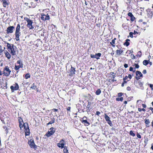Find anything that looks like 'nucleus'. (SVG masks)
Masks as SVG:
<instances>
[{"label":"nucleus","instance_id":"1","mask_svg":"<svg viewBox=\"0 0 153 153\" xmlns=\"http://www.w3.org/2000/svg\"><path fill=\"white\" fill-rule=\"evenodd\" d=\"M7 47L8 51L10 52L12 55L14 56L16 55V51L15 50V48H16V46H14L13 44L7 43Z\"/></svg>","mask_w":153,"mask_h":153},{"label":"nucleus","instance_id":"2","mask_svg":"<svg viewBox=\"0 0 153 153\" xmlns=\"http://www.w3.org/2000/svg\"><path fill=\"white\" fill-rule=\"evenodd\" d=\"M20 26L19 24L17 25L16 28L15 35L16 36L15 39L17 41L19 40V36L21 35V33L20 32Z\"/></svg>","mask_w":153,"mask_h":153},{"label":"nucleus","instance_id":"3","mask_svg":"<svg viewBox=\"0 0 153 153\" xmlns=\"http://www.w3.org/2000/svg\"><path fill=\"white\" fill-rule=\"evenodd\" d=\"M27 22V27L30 29H33L34 28V27L32 25L33 22L32 21L28 18H27L26 20Z\"/></svg>","mask_w":153,"mask_h":153},{"label":"nucleus","instance_id":"4","mask_svg":"<svg viewBox=\"0 0 153 153\" xmlns=\"http://www.w3.org/2000/svg\"><path fill=\"white\" fill-rule=\"evenodd\" d=\"M3 72L4 75L7 76L10 75L11 71L10 70L8 66H6Z\"/></svg>","mask_w":153,"mask_h":153},{"label":"nucleus","instance_id":"5","mask_svg":"<svg viewBox=\"0 0 153 153\" xmlns=\"http://www.w3.org/2000/svg\"><path fill=\"white\" fill-rule=\"evenodd\" d=\"M50 131H48V132L45 134V135L48 137L53 135L55 131V129L53 127L51 128H50Z\"/></svg>","mask_w":153,"mask_h":153},{"label":"nucleus","instance_id":"6","mask_svg":"<svg viewBox=\"0 0 153 153\" xmlns=\"http://www.w3.org/2000/svg\"><path fill=\"white\" fill-rule=\"evenodd\" d=\"M65 143V142L63 139L61 140L59 143L57 144V146L61 148V149H63L64 148V145Z\"/></svg>","mask_w":153,"mask_h":153},{"label":"nucleus","instance_id":"7","mask_svg":"<svg viewBox=\"0 0 153 153\" xmlns=\"http://www.w3.org/2000/svg\"><path fill=\"white\" fill-rule=\"evenodd\" d=\"M28 143L31 148H33L34 149H36V146L35 145L33 140L31 139L29 140Z\"/></svg>","mask_w":153,"mask_h":153},{"label":"nucleus","instance_id":"8","mask_svg":"<svg viewBox=\"0 0 153 153\" xmlns=\"http://www.w3.org/2000/svg\"><path fill=\"white\" fill-rule=\"evenodd\" d=\"M82 120H81L82 122L86 126H87L90 124V123L87 120V117L84 116L82 118Z\"/></svg>","mask_w":153,"mask_h":153},{"label":"nucleus","instance_id":"9","mask_svg":"<svg viewBox=\"0 0 153 153\" xmlns=\"http://www.w3.org/2000/svg\"><path fill=\"white\" fill-rule=\"evenodd\" d=\"M101 53H96L95 55H93L91 54L90 55V56L91 58H96L97 59H100V57L101 56Z\"/></svg>","mask_w":153,"mask_h":153},{"label":"nucleus","instance_id":"10","mask_svg":"<svg viewBox=\"0 0 153 153\" xmlns=\"http://www.w3.org/2000/svg\"><path fill=\"white\" fill-rule=\"evenodd\" d=\"M42 16L41 17V19L43 21H45L46 20H48L50 19V17L48 14L47 15L43 14L41 15Z\"/></svg>","mask_w":153,"mask_h":153},{"label":"nucleus","instance_id":"11","mask_svg":"<svg viewBox=\"0 0 153 153\" xmlns=\"http://www.w3.org/2000/svg\"><path fill=\"white\" fill-rule=\"evenodd\" d=\"M136 78L137 80L140 79V77H143V74L142 73L139 71H137L136 72Z\"/></svg>","mask_w":153,"mask_h":153},{"label":"nucleus","instance_id":"12","mask_svg":"<svg viewBox=\"0 0 153 153\" xmlns=\"http://www.w3.org/2000/svg\"><path fill=\"white\" fill-rule=\"evenodd\" d=\"M14 27L13 26L8 27L7 30V33H12L14 30Z\"/></svg>","mask_w":153,"mask_h":153},{"label":"nucleus","instance_id":"13","mask_svg":"<svg viewBox=\"0 0 153 153\" xmlns=\"http://www.w3.org/2000/svg\"><path fill=\"white\" fill-rule=\"evenodd\" d=\"M19 88V85L17 83L14 86H11L10 87V88L11 89L12 92H13L14 90H18Z\"/></svg>","mask_w":153,"mask_h":153},{"label":"nucleus","instance_id":"14","mask_svg":"<svg viewBox=\"0 0 153 153\" xmlns=\"http://www.w3.org/2000/svg\"><path fill=\"white\" fill-rule=\"evenodd\" d=\"M76 71V70H75V68L72 67L71 66V68L70 69V76H72L74 74H75V72Z\"/></svg>","mask_w":153,"mask_h":153},{"label":"nucleus","instance_id":"15","mask_svg":"<svg viewBox=\"0 0 153 153\" xmlns=\"http://www.w3.org/2000/svg\"><path fill=\"white\" fill-rule=\"evenodd\" d=\"M128 15L129 16L131 19L130 20L132 21H133L135 19V17L132 14V13L131 12H129L128 13Z\"/></svg>","mask_w":153,"mask_h":153},{"label":"nucleus","instance_id":"16","mask_svg":"<svg viewBox=\"0 0 153 153\" xmlns=\"http://www.w3.org/2000/svg\"><path fill=\"white\" fill-rule=\"evenodd\" d=\"M137 83L139 85V87H138V88H140L142 90L144 89V87L143 86V83L142 82L139 81Z\"/></svg>","mask_w":153,"mask_h":153},{"label":"nucleus","instance_id":"17","mask_svg":"<svg viewBox=\"0 0 153 153\" xmlns=\"http://www.w3.org/2000/svg\"><path fill=\"white\" fill-rule=\"evenodd\" d=\"M146 12L148 13H147L148 16L149 17H151L152 16L153 13L152 11H151V10L149 9H148L146 10Z\"/></svg>","mask_w":153,"mask_h":153},{"label":"nucleus","instance_id":"18","mask_svg":"<svg viewBox=\"0 0 153 153\" xmlns=\"http://www.w3.org/2000/svg\"><path fill=\"white\" fill-rule=\"evenodd\" d=\"M2 122L4 124L9 123H10V118L7 116L6 117L4 120H3Z\"/></svg>","mask_w":153,"mask_h":153},{"label":"nucleus","instance_id":"19","mask_svg":"<svg viewBox=\"0 0 153 153\" xmlns=\"http://www.w3.org/2000/svg\"><path fill=\"white\" fill-rule=\"evenodd\" d=\"M7 116L4 113L0 114V119L2 122L6 117Z\"/></svg>","mask_w":153,"mask_h":153},{"label":"nucleus","instance_id":"20","mask_svg":"<svg viewBox=\"0 0 153 153\" xmlns=\"http://www.w3.org/2000/svg\"><path fill=\"white\" fill-rule=\"evenodd\" d=\"M23 67V64L21 63V65H15V69L16 71L18 70L20 68H22Z\"/></svg>","mask_w":153,"mask_h":153},{"label":"nucleus","instance_id":"21","mask_svg":"<svg viewBox=\"0 0 153 153\" xmlns=\"http://www.w3.org/2000/svg\"><path fill=\"white\" fill-rule=\"evenodd\" d=\"M3 3V6L4 7H6L8 5L6 0H2Z\"/></svg>","mask_w":153,"mask_h":153},{"label":"nucleus","instance_id":"22","mask_svg":"<svg viewBox=\"0 0 153 153\" xmlns=\"http://www.w3.org/2000/svg\"><path fill=\"white\" fill-rule=\"evenodd\" d=\"M5 56L8 59H10L11 57V55L7 51L5 52Z\"/></svg>","mask_w":153,"mask_h":153},{"label":"nucleus","instance_id":"23","mask_svg":"<svg viewBox=\"0 0 153 153\" xmlns=\"http://www.w3.org/2000/svg\"><path fill=\"white\" fill-rule=\"evenodd\" d=\"M25 135L26 136L29 135L30 134V130L29 128H27L26 130H25Z\"/></svg>","mask_w":153,"mask_h":153},{"label":"nucleus","instance_id":"24","mask_svg":"<svg viewBox=\"0 0 153 153\" xmlns=\"http://www.w3.org/2000/svg\"><path fill=\"white\" fill-rule=\"evenodd\" d=\"M130 41V39H127L126 41V42L124 43V45H126V46H128L129 45L130 43L129 42Z\"/></svg>","mask_w":153,"mask_h":153},{"label":"nucleus","instance_id":"25","mask_svg":"<svg viewBox=\"0 0 153 153\" xmlns=\"http://www.w3.org/2000/svg\"><path fill=\"white\" fill-rule=\"evenodd\" d=\"M55 119L54 118H53L47 124V125H49L55 122Z\"/></svg>","mask_w":153,"mask_h":153},{"label":"nucleus","instance_id":"26","mask_svg":"<svg viewBox=\"0 0 153 153\" xmlns=\"http://www.w3.org/2000/svg\"><path fill=\"white\" fill-rule=\"evenodd\" d=\"M101 92V90H100V89H97V90L95 92V94L97 95H100V93Z\"/></svg>","mask_w":153,"mask_h":153},{"label":"nucleus","instance_id":"27","mask_svg":"<svg viewBox=\"0 0 153 153\" xmlns=\"http://www.w3.org/2000/svg\"><path fill=\"white\" fill-rule=\"evenodd\" d=\"M149 60H145L143 62V64L144 65L146 66L149 64Z\"/></svg>","mask_w":153,"mask_h":153},{"label":"nucleus","instance_id":"28","mask_svg":"<svg viewBox=\"0 0 153 153\" xmlns=\"http://www.w3.org/2000/svg\"><path fill=\"white\" fill-rule=\"evenodd\" d=\"M145 123L147 125L146 126L147 127H149V124L150 123V121L149 119H146V120H145Z\"/></svg>","mask_w":153,"mask_h":153},{"label":"nucleus","instance_id":"29","mask_svg":"<svg viewBox=\"0 0 153 153\" xmlns=\"http://www.w3.org/2000/svg\"><path fill=\"white\" fill-rule=\"evenodd\" d=\"M105 118L106 121H107L110 120V118L106 114H105Z\"/></svg>","mask_w":153,"mask_h":153},{"label":"nucleus","instance_id":"30","mask_svg":"<svg viewBox=\"0 0 153 153\" xmlns=\"http://www.w3.org/2000/svg\"><path fill=\"white\" fill-rule=\"evenodd\" d=\"M123 52L122 50H117L116 51V53L117 54L120 55Z\"/></svg>","mask_w":153,"mask_h":153},{"label":"nucleus","instance_id":"31","mask_svg":"<svg viewBox=\"0 0 153 153\" xmlns=\"http://www.w3.org/2000/svg\"><path fill=\"white\" fill-rule=\"evenodd\" d=\"M64 149H63V152L64 153H67L68 152V150L67 149V147L66 146L64 147Z\"/></svg>","mask_w":153,"mask_h":153},{"label":"nucleus","instance_id":"32","mask_svg":"<svg viewBox=\"0 0 153 153\" xmlns=\"http://www.w3.org/2000/svg\"><path fill=\"white\" fill-rule=\"evenodd\" d=\"M36 87H37L35 85V84L33 83L32 84L31 87H30V88L34 90L36 88Z\"/></svg>","mask_w":153,"mask_h":153},{"label":"nucleus","instance_id":"33","mask_svg":"<svg viewBox=\"0 0 153 153\" xmlns=\"http://www.w3.org/2000/svg\"><path fill=\"white\" fill-rule=\"evenodd\" d=\"M24 126L23 127H24V128H25V130H26V129H27V128H29L28 125V124L27 123H25L24 124Z\"/></svg>","mask_w":153,"mask_h":153},{"label":"nucleus","instance_id":"34","mask_svg":"<svg viewBox=\"0 0 153 153\" xmlns=\"http://www.w3.org/2000/svg\"><path fill=\"white\" fill-rule=\"evenodd\" d=\"M129 133L133 137H134L135 136V134L133 133V131L131 130L130 131Z\"/></svg>","mask_w":153,"mask_h":153},{"label":"nucleus","instance_id":"35","mask_svg":"<svg viewBox=\"0 0 153 153\" xmlns=\"http://www.w3.org/2000/svg\"><path fill=\"white\" fill-rule=\"evenodd\" d=\"M123 100V98L122 97H121L120 98H116V100L117 101H122Z\"/></svg>","mask_w":153,"mask_h":153},{"label":"nucleus","instance_id":"36","mask_svg":"<svg viewBox=\"0 0 153 153\" xmlns=\"http://www.w3.org/2000/svg\"><path fill=\"white\" fill-rule=\"evenodd\" d=\"M132 66L134 67L135 66V68H139V65L135 63L134 65H132Z\"/></svg>","mask_w":153,"mask_h":153},{"label":"nucleus","instance_id":"37","mask_svg":"<svg viewBox=\"0 0 153 153\" xmlns=\"http://www.w3.org/2000/svg\"><path fill=\"white\" fill-rule=\"evenodd\" d=\"M24 124V123H19V126L21 129H22V128L23 127Z\"/></svg>","mask_w":153,"mask_h":153},{"label":"nucleus","instance_id":"38","mask_svg":"<svg viewBox=\"0 0 153 153\" xmlns=\"http://www.w3.org/2000/svg\"><path fill=\"white\" fill-rule=\"evenodd\" d=\"M30 75L29 74L27 73L25 75V77L26 79H27L28 78H30Z\"/></svg>","mask_w":153,"mask_h":153},{"label":"nucleus","instance_id":"39","mask_svg":"<svg viewBox=\"0 0 153 153\" xmlns=\"http://www.w3.org/2000/svg\"><path fill=\"white\" fill-rule=\"evenodd\" d=\"M142 53L141 51H139L138 52L137 54V56H138L139 57H140L141 56Z\"/></svg>","mask_w":153,"mask_h":153},{"label":"nucleus","instance_id":"40","mask_svg":"<svg viewBox=\"0 0 153 153\" xmlns=\"http://www.w3.org/2000/svg\"><path fill=\"white\" fill-rule=\"evenodd\" d=\"M107 122L108 124H109L110 126H112V124L110 120H109V121H108Z\"/></svg>","mask_w":153,"mask_h":153},{"label":"nucleus","instance_id":"41","mask_svg":"<svg viewBox=\"0 0 153 153\" xmlns=\"http://www.w3.org/2000/svg\"><path fill=\"white\" fill-rule=\"evenodd\" d=\"M18 120L19 123H23V120L22 118H20Z\"/></svg>","mask_w":153,"mask_h":153},{"label":"nucleus","instance_id":"42","mask_svg":"<svg viewBox=\"0 0 153 153\" xmlns=\"http://www.w3.org/2000/svg\"><path fill=\"white\" fill-rule=\"evenodd\" d=\"M116 39V38H114V39H113L112 40L111 42H110L111 44H114L115 43V40Z\"/></svg>","mask_w":153,"mask_h":153},{"label":"nucleus","instance_id":"43","mask_svg":"<svg viewBox=\"0 0 153 153\" xmlns=\"http://www.w3.org/2000/svg\"><path fill=\"white\" fill-rule=\"evenodd\" d=\"M138 110L139 111H145V109L144 108L141 109V108H138Z\"/></svg>","mask_w":153,"mask_h":153},{"label":"nucleus","instance_id":"44","mask_svg":"<svg viewBox=\"0 0 153 153\" xmlns=\"http://www.w3.org/2000/svg\"><path fill=\"white\" fill-rule=\"evenodd\" d=\"M133 33L132 32H130L129 33V36L131 38H132L133 37Z\"/></svg>","mask_w":153,"mask_h":153},{"label":"nucleus","instance_id":"45","mask_svg":"<svg viewBox=\"0 0 153 153\" xmlns=\"http://www.w3.org/2000/svg\"><path fill=\"white\" fill-rule=\"evenodd\" d=\"M90 105H87V108H88V109H87V111L88 112V111H89V108H90Z\"/></svg>","mask_w":153,"mask_h":153},{"label":"nucleus","instance_id":"46","mask_svg":"<svg viewBox=\"0 0 153 153\" xmlns=\"http://www.w3.org/2000/svg\"><path fill=\"white\" fill-rule=\"evenodd\" d=\"M149 86L151 88V90L152 91L153 90V84H149Z\"/></svg>","mask_w":153,"mask_h":153},{"label":"nucleus","instance_id":"47","mask_svg":"<svg viewBox=\"0 0 153 153\" xmlns=\"http://www.w3.org/2000/svg\"><path fill=\"white\" fill-rule=\"evenodd\" d=\"M17 63L18 64H19V65H21V63H22L21 61L18 60L17 62Z\"/></svg>","mask_w":153,"mask_h":153},{"label":"nucleus","instance_id":"48","mask_svg":"<svg viewBox=\"0 0 153 153\" xmlns=\"http://www.w3.org/2000/svg\"><path fill=\"white\" fill-rule=\"evenodd\" d=\"M128 78H129V79L128 80V81H129L131 78V76L130 74L128 75Z\"/></svg>","mask_w":153,"mask_h":153},{"label":"nucleus","instance_id":"49","mask_svg":"<svg viewBox=\"0 0 153 153\" xmlns=\"http://www.w3.org/2000/svg\"><path fill=\"white\" fill-rule=\"evenodd\" d=\"M137 137L139 138L140 139L141 138V135L139 134L138 133H137Z\"/></svg>","mask_w":153,"mask_h":153},{"label":"nucleus","instance_id":"50","mask_svg":"<svg viewBox=\"0 0 153 153\" xmlns=\"http://www.w3.org/2000/svg\"><path fill=\"white\" fill-rule=\"evenodd\" d=\"M67 110L68 111H70L71 107H68L66 108Z\"/></svg>","mask_w":153,"mask_h":153},{"label":"nucleus","instance_id":"51","mask_svg":"<svg viewBox=\"0 0 153 153\" xmlns=\"http://www.w3.org/2000/svg\"><path fill=\"white\" fill-rule=\"evenodd\" d=\"M123 95V93H119L118 94V97H120Z\"/></svg>","mask_w":153,"mask_h":153},{"label":"nucleus","instance_id":"52","mask_svg":"<svg viewBox=\"0 0 153 153\" xmlns=\"http://www.w3.org/2000/svg\"><path fill=\"white\" fill-rule=\"evenodd\" d=\"M133 34L134 35H135L136 34H138L139 33L138 32H137V31H135V30H134V32L133 33Z\"/></svg>","mask_w":153,"mask_h":153},{"label":"nucleus","instance_id":"53","mask_svg":"<svg viewBox=\"0 0 153 153\" xmlns=\"http://www.w3.org/2000/svg\"><path fill=\"white\" fill-rule=\"evenodd\" d=\"M126 89L128 91H130L131 90V88H130V87L128 86L127 87Z\"/></svg>","mask_w":153,"mask_h":153},{"label":"nucleus","instance_id":"54","mask_svg":"<svg viewBox=\"0 0 153 153\" xmlns=\"http://www.w3.org/2000/svg\"><path fill=\"white\" fill-rule=\"evenodd\" d=\"M133 68L131 66L129 68V71H133Z\"/></svg>","mask_w":153,"mask_h":153},{"label":"nucleus","instance_id":"55","mask_svg":"<svg viewBox=\"0 0 153 153\" xmlns=\"http://www.w3.org/2000/svg\"><path fill=\"white\" fill-rule=\"evenodd\" d=\"M100 112L99 111H97L96 113V114L97 115H99V114H100Z\"/></svg>","mask_w":153,"mask_h":153},{"label":"nucleus","instance_id":"56","mask_svg":"<svg viewBox=\"0 0 153 153\" xmlns=\"http://www.w3.org/2000/svg\"><path fill=\"white\" fill-rule=\"evenodd\" d=\"M142 73H143V74H146V70L145 69V70H144L143 72H142Z\"/></svg>","mask_w":153,"mask_h":153},{"label":"nucleus","instance_id":"57","mask_svg":"<svg viewBox=\"0 0 153 153\" xmlns=\"http://www.w3.org/2000/svg\"><path fill=\"white\" fill-rule=\"evenodd\" d=\"M124 66L125 68H126L128 67V65L126 64H124Z\"/></svg>","mask_w":153,"mask_h":153},{"label":"nucleus","instance_id":"58","mask_svg":"<svg viewBox=\"0 0 153 153\" xmlns=\"http://www.w3.org/2000/svg\"><path fill=\"white\" fill-rule=\"evenodd\" d=\"M128 78V76H126L124 78H123V80H126Z\"/></svg>","mask_w":153,"mask_h":153},{"label":"nucleus","instance_id":"59","mask_svg":"<svg viewBox=\"0 0 153 153\" xmlns=\"http://www.w3.org/2000/svg\"><path fill=\"white\" fill-rule=\"evenodd\" d=\"M7 82H6V85L4 87H2V86H1V87L2 88H4V89H5V88H7Z\"/></svg>","mask_w":153,"mask_h":153},{"label":"nucleus","instance_id":"60","mask_svg":"<svg viewBox=\"0 0 153 153\" xmlns=\"http://www.w3.org/2000/svg\"><path fill=\"white\" fill-rule=\"evenodd\" d=\"M142 106L144 108H146V105L144 104H142Z\"/></svg>","mask_w":153,"mask_h":153},{"label":"nucleus","instance_id":"61","mask_svg":"<svg viewBox=\"0 0 153 153\" xmlns=\"http://www.w3.org/2000/svg\"><path fill=\"white\" fill-rule=\"evenodd\" d=\"M53 110L54 111V112H56L57 111H58V110L57 109L54 108L53 109Z\"/></svg>","mask_w":153,"mask_h":153},{"label":"nucleus","instance_id":"62","mask_svg":"<svg viewBox=\"0 0 153 153\" xmlns=\"http://www.w3.org/2000/svg\"><path fill=\"white\" fill-rule=\"evenodd\" d=\"M126 53H128L129 54H130V53H131V51L130 50H128L127 51Z\"/></svg>","mask_w":153,"mask_h":153},{"label":"nucleus","instance_id":"63","mask_svg":"<svg viewBox=\"0 0 153 153\" xmlns=\"http://www.w3.org/2000/svg\"><path fill=\"white\" fill-rule=\"evenodd\" d=\"M151 149L153 150V143L151 144Z\"/></svg>","mask_w":153,"mask_h":153},{"label":"nucleus","instance_id":"64","mask_svg":"<svg viewBox=\"0 0 153 153\" xmlns=\"http://www.w3.org/2000/svg\"><path fill=\"white\" fill-rule=\"evenodd\" d=\"M135 69H136V68H133V71H132L133 73H134V72H135V71H136Z\"/></svg>","mask_w":153,"mask_h":153}]
</instances>
